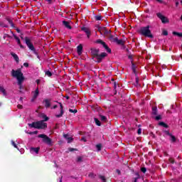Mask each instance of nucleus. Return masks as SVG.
<instances>
[{
    "mask_svg": "<svg viewBox=\"0 0 182 182\" xmlns=\"http://www.w3.org/2000/svg\"><path fill=\"white\" fill-rule=\"evenodd\" d=\"M11 75L14 77H16L18 80V85L22 86V82H23L24 77H23V73H22V71L21 69L14 70H13L11 71Z\"/></svg>",
    "mask_w": 182,
    "mask_h": 182,
    "instance_id": "f257e3e1",
    "label": "nucleus"
},
{
    "mask_svg": "<svg viewBox=\"0 0 182 182\" xmlns=\"http://www.w3.org/2000/svg\"><path fill=\"white\" fill-rule=\"evenodd\" d=\"M29 127H33L34 129H46L48 124L44 121H38L28 124Z\"/></svg>",
    "mask_w": 182,
    "mask_h": 182,
    "instance_id": "f03ea898",
    "label": "nucleus"
},
{
    "mask_svg": "<svg viewBox=\"0 0 182 182\" xmlns=\"http://www.w3.org/2000/svg\"><path fill=\"white\" fill-rule=\"evenodd\" d=\"M140 33L144 36H147L148 38H153V35H151V31H150V28L149 26L142 27L140 29Z\"/></svg>",
    "mask_w": 182,
    "mask_h": 182,
    "instance_id": "7ed1b4c3",
    "label": "nucleus"
},
{
    "mask_svg": "<svg viewBox=\"0 0 182 182\" xmlns=\"http://www.w3.org/2000/svg\"><path fill=\"white\" fill-rule=\"evenodd\" d=\"M40 139H43V143H46V144H48V146H52V139L49 138L48 136L45 134H39L38 136Z\"/></svg>",
    "mask_w": 182,
    "mask_h": 182,
    "instance_id": "20e7f679",
    "label": "nucleus"
},
{
    "mask_svg": "<svg viewBox=\"0 0 182 182\" xmlns=\"http://www.w3.org/2000/svg\"><path fill=\"white\" fill-rule=\"evenodd\" d=\"M156 16L161 21L162 23H168L170 22L168 18L163 15V13H156Z\"/></svg>",
    "mask_w": 182,
    "mask_h": 182,
    "instance_id": "39448f33",
    "label": "nucleus"
},
{
    "mask_svg": "<svg viewBox=\"0 0 182 182\" xmlns=\"http://www.w3.org/2000/svg\"><path fill=\"white\" fill-rule=\"evenodd\" d=\"M25 41H26V45H27V46L30 49V50H32L33 52H34V53H36L35 47L33 46V44L32 43V42L31 41L29 38L26 37Z\"/></svg>",
    "mask_w": 182,
    "mask_h": 182,
    "instance_id": "423d86ee",
    "label": "nucleus"
},
{
    "mask_svg": "<svg viewBox=\"0 0 182 182\" xmlns=\"http://www.w3.org/2000/svg\"><path fill=\"white\" fill-rule=\"evenodd\" d=\"M97 43H100L101 45H102L103 48H105L107 52H108V53H111L112 50L107 46V45H106V43H105V41L102 40H97Z\"/></svg>",
    "mask_w": 182,
    "mask_h": 182,
    "instance_id": "0eeeda50",
    "label": "nucleus"
},
{
    "mask_svg": "<svg viewBox=\"0 0 182 182\" xmlns=\"http://www.w3.org/2000/svg\"><path fill=\"white\" fill-rule=\"evenodd\" d=\"M91 53L93 56L94 60H97L98 56H99V50L97 49H92L91 50Z\"/></svg>",
    "mask_w": 182,
    "mask_h": 182,
    "instance_id": "6e6552de",
    "label": "nucleus"
},
{
    "mask_svg": "<svg viewBox=\"0 0 182 182\" xmlns=\"http://www.w3.org/2000/svg\"><path fill=\"white\" fill-rule=\"evenodd\" d=\"M99 31L100 32L101 35H107V33H109L110 32V31L106 29L105 27L99 28Z\"/></svg>",
    "mask_w": 182,
    "mask_h": 182,
    "instance_id": "1a4fd4ad",
    "label": "nucleus"
},
{
    "mask_svg": "<svg viewBox=\"0 0 182 182\" xmlns=\"http://www.w3.org/2000/svg\"><path fill=\"white\" fill-rule=\"evenodd\" d=\"M106 56H107V54L106 53H102L100 55L98 54V57L97 58L96 62H102V59L106 58Z\"/></svg>",
    "mask_w": 182,
    "mask_h": 182,
    "instance_id": "9d476101",
    "label": "nucleus"
},
{
    "mask_svg": "<svg viewBox=\"0 0 182 182\" xmlns=\"http://www.w3.org/2000/svg\"><path fill=\"white\" fill-rule=\"evenodd\" d=\"M82 31H83L84 32H85L86 35H87V38H90V29H89V28L87 27H82Z\"/></svg>",
    "mask_w": 182,
    "mask_h": 182,
    "instance_id": "9b49d317",
    "label": "nucleus"
},
{
    "mask_svg": "<svg viewBox=\"0 0 182 182\" xmlns=\"http://www.w3.org/2000/svg\"><path fill=\"white\" fill-rule=\"evenodd\" d=\"M65 139L68 141V143H72L73 141V137L71 135L69 134H64L63 135Z\"/></svg>",
    "mask_w": 182,
    "mask_h": 182,
    "instance_id": "f8f14e48",
    "label": "nucleus"
},
{
    "mask_svg": "<svg viewBox=\"0 0 182 182\" xmlns=\"http://www.w3.org/2000/svg\"><path fill=\"white\" fill-rule=\"evenodd\" d=\"M60 107V114H56L55 116L57 117H62V115L63 114V105H62V103L59 102Z\"/></svg>",
    "mask_w": 182,
    "mask_h": 182,
    "instance_id": "ddd939ff",
    "label": "nucleus"
},
{
    "mask_svg": "<svg viewBox=\"0 0 182 182\" xmlns=\"http://www.w3.org/2000/svg\"><path fill=\"white\" fill-rule=\"evenodd\" d=\"M82 50H83V46H82V44H80L77 47V52L78 55H82Z\"/></svg>",
    "mask_w": 182,
    "mask_h": 182,
    "instance_id": "4468645a",
    "label": "nucleus"
},
{
    "mask_svg": "<svg viewBox=\"0 0 182 182\" xmlns=\"http://www.w3.org/2000/svg\"><path fill=\"white\" fill-rule=\"evenodd\" d=\"M11 56H13L14 59H15L16 62H17V63H19V57H18V55H16V53H11Z\"/></svg>",
    "mask_w": 182,
    "mask_h": 182,
    "instance_id": "2eb2a0df",
    "label": "nucleus"
},
{
    "mask_svg": "<svg viewBox=\"0 0 182 182\" xmlns=\"http://www.w3.org/2000/svg\"><path fill=\"white\" fill-rule=\"evenodd\" d=\"M63 23L64 26H65V28H67L68 29H72V27L69 24V22H68V21H63Z\"/></svg>",
    "mask_w": 182,
    "mask_h": 182,
    "instance_id": "dca6fc26",
    "label": "nucleus"
},
{
    "mask_svg": "<svg viewBox=\"0 0 182 182\" xmlns=\"http://www.w3.org/2000/svg\"><path fill=\"white\" fill-rule=\"evenodd\" d=\"M31 153H36L38 154L39 153V148H31Z\"/></svg>",
    "mask_w": 182,
    "mask_h": 182,
    "instance_id": "f3484780",
    "label": "nucleus"
},
{
    "mask_svg": "<svg viewBox=\"0 0 182 182\" xmlns=\"http://www.w3.org/2000/svg\"><path fill=\"white\" fill-rule=\"evenodd\" d=\"M38 95H39V88L37 87L34 92V95H33L34 99H36V97H38Z\"/></svg>",
    "mask_w": 182,
    "mask_h": 182,
    "instance_id": "a211bd4d",
    "label": "nucleus"
},
{
    "mask_svg": "<svg viewBox=\"0 0 182 182\" xmlns=\"http://www.w3.org/2000/svg\"><path fill=\"white\" fill-rule=\"evenodd\" d=\"M44 102L46 107H50V101H49L48 100H46Z\"/></svg>",
    "mask_w": 182,
    "mask_h": 182,
    "instance_id": "6ab92c4d",
    "label": "nucleus"
},
{
    "mask_svg": "<svg viewBox=\"0 0 182 182\" xmlns=\"http://www.w3.org/2000/svg\"><path fill=\"white\" fill-rule=\"evenodd\" d=\"M115 43H117L118 45H123L122 40H119V39H117V38L115 40Z\"/></svg>",
    "mask_w": 182,
    "mask_h": 182,
    "instance_id": "aec40b11",
    "label": "nucleus"
},
{
    "mask_svg": "<svg viewBox=\"0 0 182 182\" xmlns=\"http://www.w3.org/2000/svg\"><path fill=\"white\" fill-rule=\"evenodd\" d=\"M0 92H1L4 96H6V91L4 89V87H0Z\"/></svg>",
    "mask_w": 182,
    "mask_h": 182,
    "instance_id": "412c9836",
    "label": "nucleus"
},
{
    "mask_svg": "<svg viewBox=\"0 0 182 182\" xmlns=\"http://www.w3.org/2000/svg\"><path fill=\"white\" fill-rule=\"evenodd\" d=\"M95 124H97V126H101L102 124L100 123V121L99 119H97V118L94 119Z\"/></svg>",
    "mask_w": 182,
    "mask_h": 182,
    "instance_id": "4be33fe9",
    "label": "nucleus"
},
{
    "mask_svg": "<svg viewBox=\"0 0 182 182\" xmlns=\"http://www.w3.org/2000/svg\"><path fill=\"white\" fill-rule=\"evenodd\" d=\"M117 38H116V37H113V36H109V41H111V42H116V39H117Z\"/></svg>",
    "mask_w": 182,
    "mask_h": 182,
    "instance_id": "5701e85b",
    "label": "nucleus"
},
{
    "mask_svg": "<svg viewBox=\"0 0 182 182\" xmlns=\"http://www.w3.org/2000/svg\"><path fill=\"white\" fill-rule=\"evenodd\" d=\"M173 35H176V36H179L180 38H182V33H178V32L173 31Z\"/></svg>",
    "mask_w": 182,
    "mask_h": 182,
    "instance_id": "b1692460",
    "label": "nucleus"
},
{
    "mask_svg": "<svg viewBox=\"0 0 182 182\" xmlns=\"http://www.w3.org/2000/svg\"><path fill=\"white\" fill-rule=\"evenodd\" d=\"M153 114H157V107H154L152 108Z\"/></svg>",
    "mask_w": 182,
    "mask_h": 182,
    "instance_id": "393cba45",
    "label": "nucleus"
},
{
    "mask_svg": "<svg viewBox=\"0 0 182 182\" xmlns=\"http://www.w3.org/2000/svg\"><path fill=\"white\" fill-rule=\"evenodd\" d=\"M100 120H102V122H106V120L107 119L106 118V117L103 116V115H100Z\"/></svg>",
    "mask_w": 182,
    "mask_h": 182,
    "instance_id": "a878e982",
    "label": "nucleus"
},
{
    "mask_svg": "<svg viewBox=\"0 0 182 182\" xmlns=\"http://www.w3.org/2000/svg\"><path fill=\"white\" fill-rule=\"evenodd\" d=\"M96 148H97V151H100V150H102V144H97Z\"/></svg>",
    "mask_w": 182,
    "mask_h": 182,
    "instance_id": "bb28decb",
    "label": "nucleus"
},
{
    "mask_svg": "<svg viewBox=\"0 0 182 182\" xmlns=\"http://www.w3.org/2000/svg\"><path fill=\"white\" fill-rule=\"evenodd\" d=\"M159 126H163V127H168V126H167V124L164 122H159Z\"/></svg>",
    "mask_w": 182,
    "mask_h": 182,
    "instance_id": "cd10ccee",
    "label": "nucleus"
},
{
    "mask_svg": "<svg viewBox=\"0 0 182 182\" xmlns=\"http://www.w3.org/2000/svg\"><path fill=\"white\" fill-rule=\"evenodd\" d=\"M171 136V140L173 143H174V141H176V136H173V135H170Z\"/></svg>",
    "mask_w": 182,
    "mask_h": 182,
    "instance_id": "c85d7f7f",
    "label": "nucleus"
},
{
    "mask_svg": "<svg viewBox=\"0 0 182 182\" xmlns=\"http://www.w3.org/2000/svg\"><path fill=\"white\" fill-rule=\"evenodd\" d=\"M46 75L50 77V76H52V73H50V71H46Z\"/></svg>",
    "mask_w": 182,
    "mask_h": 182,
    "instance_id": "c756f323",
    "label": "nucleus"
},
{
    "mask_svg": "<svg viewBox=\"0 0 182 182\" xmlns=\"http://www.w3.org/2000/svg\"><path fill=\"white\" fill-rule=\"evenodd\" d=\"M69 112L70 113H77V109H69Z\"/></svg>",
    "mask_w": 182,
    "mask_h": 182,
    "instance_id": "7c9ffc66",
    "label": "nucleus"
},
{
    "mask_svg": "<svg viewBox=\"0 0 182 182\" xmlns=\"http://www.w3.org/2000/svg\"><path fill=\"white\" fill-rule=\"evenodd\" d=\"M95 19H96V21H101L102 20V16H96Z\"/></svg>",
    "mask_w": 182,
    "mask_h": 182,
    "instance_id": "2f4dec72",
    "label": "nucleus"
},
{
    "mask_svg": "<svg viewBox=\"0 0 182 182\" xmlns=\"http://www.w3.org/2000/svg\"><path fill=\"white\" fill-rule=\"evenodd\" d=\"M162 34L164 35V36H167V35H168V33L167 32V31L164 30Z\"/></svg>",
    "mask_w": 182,
    "mask_h": 182,
    "instance_id": "473e14b6",
    "label": "nucleus"
},
{
    "mask_svg": "<svg viewBox=\"0 0 182 182\" xmlns=\"http://www.w3.org/2000/svg\"><path fill=\"white\" fill-rule=\"evenodd\" d=\"M15 39H16V41H17V43H18V45H21V40H19V38L15 37Z\"/></svg>",
    "mask_w": 182,
    "mask_h": 182,
    "instance_id": "72a5a7b5",
    "label": "nucleus"
},
{
    "mask_svg": "<svg viewBox=\"0 0 182 182\" xmlns=\"http://www.w3.org/2000/svg\"><path fill=\"white\" fill-rule=\"evenodd\" d=\"M11 144L15 147L16 149H18V146H16V144L14 141H11Z\"/></svg>",
    "mask_w": 182,
    "mask_h": 182,
    "instance_id": "f704fd0d",
    "label": "nucleus"
},
{
    "mask_svg": "<svg viewBox=\"0 0 182 182\" xmlns=\"http://www.w3.org/2000/svg\"><path fill=\"white\" fill-rule=\"evenodd\" d=\"M158 2H160L161 4H166V0H156Z\"/></svg>",
    "mask_w": 182,
    "mask_h": 182,
    "instance_id": "c9c22d12",
    "label": "nucleus"
},
{
    "mask_svg": "<svg viewBox=\"0 0 182 182\" xmlns=\"http://www.w3.org/2000/svg\"><path fill=\"white\" fill-rule=\"evenodd\" d=\"M89 177H90V178H94V177H95L94 173H90V174H89Z\"/></svg>",
    "mask_w": 182,
    "mask_h": 182,
    "instance_id": "e433bc0d",
    "label": "nucleus"
},
{
    "mask_svg": "<svg viewBox=\"0 0 182 182\" xmlns=\"http://www.w3.org/2000/svg\"><path fill=\"white\" fill-rule=\"evenodd\" d=\"M156 120H160L161 119V115H158L156 117Z\"/></svg>",
    "mask_w": 182,
    "mask_h": 182,
    "instance_id": "4c0bfd02",
    "label": "nucleus"
},
{
    "mask_svg": "<svg viewBox=\"0 0 182 182\" xmlns=\"http://www.w3.org/2000/svg\"><path fill=\"white\" fill-rule=\"evenodd\" d=\"M141 171H142V173H146V168H141Z\"/></svg>",
    "mask_w": 182,
    "mask_h": 182,
    "instance_id": "58836bf2",
    "label": "nucleus"
},
{
    "mask_svg": "<svg viewBox=\"0 0 182 182\" xmlns=\"http://www.w3.org/2000/svg\"><path fill=\"white\" fill-rule=\"evenodd\" d=\"M100 178L101 180H102L103 182H106V178H105V176H101Z\"/></svg>",
    "mask_w": 182,
    "mask_h": 182,
    "instance_id": "ea45409f",
    "label": "nucleus"
},
{
    "mask_svg": "<svg viewBox=\"0 0 182 182\" xmlns=\"http://www.w3.org/2000/svg\"><path fill=\"white\" fill-rule=\"evenodd\" d=\"M23 66H25V68H28L29 66V64L28 63H24Z\"/></svg>",
    "mask_w": 182,
    "mask_h": 182,
    "instance_id": "a19ab883",
    "label": "nucleus"
},
{
    "mask_svg": "<svg viewBox=\"0 0 182 182\" xmlns=\"http://www.w3.org/2000/svg\"><path fill=\"white\" fill-rule=\"evenodd\" d=\"M137 177L134 179V182L137 181V178H139L140 177V176L139 175V173H136Z\"/></svg>",
    "mask_w": 182,
    "mask_h": 182,
    "instance_id": "79ce46f5",
    "label": "nucleus"
},
{
    "mask_svg": "<svg viewBox=\"0 0 182 182\" xmlns=\"http://www.w3.org/2000/svg\"><path fill=\"white\" fill-rule=\"evenodd\" d=\"M44 120H45V122H48V120H49V117L45 116L44 117Z\"/></svg>",
    "mask_w": 182,
    "mask_h": 182,
    "instance_id": "37998d69",
    "label": "nucleus"
},
{
    "mask_svg": "<svg viewBox=\"0 0 182 182\" xmlns=\"http://www.w3.org/2000/svg\"><path fill=\"white\" fill-rule=\"evenodd\" d=\"M29 134H38V132H30Z\"/></svg>",
    "mask_w": 182,
    "mask_h": 182,
    "instance_id": "c03bdc74",
    "label": "nucleus"
},
{
    "mask_svg": "<svg viewBox=\"0 0 182 182\" xmlns=\"http://www.w3.org/2000/svg\"><path fill=\"white\" fill-rule=\"evenodd\" d=\"M132 69H133V72L135 73L136 69L134 68V64H132Z\"/></svg>",
    "mask_w": 182,
    "mask_h": 182,
    "instance_id": "a18cd8bd",
    "label": "nucleus"
},
{
    "mask_svg": "<svg viewBox=\"0 0 182 182\" xmlns=\"http://www.w3.org/2000/svg\"><path fill=\"white\" fill-rule=\"evenodd\" d=\"M170 163H174V159L173 158L169 159Z\"/></svg>",
    "mask_w": 182,
    "mask_h": 182,
    "instance_id": "49530a36",
    "label": "nucleus"
},
{
    "mask_svg": "<svg viewBox=\"0 0 182 182\" xmlns=\"http://www.w3.org/2000/svg\"><path fill=\"white\" fill-rule=\"evenodd\" d=\"M137 133L138 134H141V129H139Z\"/></svg>",
    "mask_w": 182,
    "mask_h": 182,
    "instance_id": "de8ad7c7",
    "label": "nucleus"
},
{
    "mask_svg": "<svg viewBox=\"0 0 182 182\" xmlns=\"http://www.w3.org/2000/svg\"><path fill=\"white\" fill-rule=\"evenodd\" d=\"M77 161H82V157L79 156V157L77 158Z\"/></svg>",
    "mask_w": 182,
    "mask_h": 182,
    "instance_id": "09e8293b",
    "label": "nucleus"
},
{
    "mask_svg": "<svg viewBox=\"0 0 182 182\" xmlns=\"http://www.w3.org/2000/svg\"><path fill=\"white\" fill-rule=\"evenodd\" d=\"M17 107H18V109H22V105H17Z\"/></svg>",
    "mask_w": 182,
    "mask_h": 182,
    "instance_id": "8fccbe9b",
    "label": "nucleus"
},
{
    "mask_svg": "<svg viewBox=\"0 0 182 182\" xmlns=\"http://www.w3.org/2000/svg\"><path fill=\"white\" fill-rule=\"evenodd\" d=\"M36 83H37V85H39V83H41V80H36Z\"/></svg>",
    "mask_w": 182,
    "mask_h": 182,
    "instance_id": "3c124183",
    "label": "nucleus"
},
{
    "mask_svg": "<svg viewBox=\"0 0 182 182\" xmlns=\"http://www.w3.org/2000/svg\"><path fill=\"white\" fill-rule=\"evenodd\" d=\"M56 107H58V105H54L51 109H56Z\"/></svg>",
    "mask_w": 182,
    "mask_h": 182,
    "instance_id": "603ef678",
    "label": "nucleus"
},
{
    "mask_svg": "<svg viewBox=\"0 0 182 182\" xmlns=\"http://www.w3.org/2000/svg\"><path fill=\"white\" fill-rule=\"evenodd\" d=\"M117 174H120V170L117 169Z\"/></svg>",
    "mask_w": 182,
    "mask_h": 182,
    "instance_id": "864d4df0",
    "label": "nucleus"
},
{
    "mask_svg": "<svg viewBox=\"0 0 182 182\" xmlns=\"http://www.w3.org/2000/svg\"><path fill=\"white\" fill-rule=\"evenodd\" d=\"M73 150H75V149H72V148H70V149H69V151H73Z\"/></svg>",
    "mask_w": 182,
    "mask_h": 182,
    "instance_id": "5fc2aeb1",
    "label": "nucleus"
},
{
    "mask_svg": "<svg viewBox=\"0 0 182 182\" xmlns=\"http://www.w3.org/2000/svg\"><path fill=\"white\" fill-rule=\"evenodd\" d=\"M18 45L20 46V48H23V46H22L21 43Z\"/></svg>",
    "mask_w": 182,
    "mask_h": 182,
    "instance_id": "6e6d98bb",
    "label": "nucleus"
},
{
    "mask_svg": "<svg viewBox=\"0 0 182 182\" xmlns=\"http://www.w3.org/2000/svg\"><path fill=\"white\" fill-rule=\"evenodd\" d=\"M47 1V2H50V0H46Z\"/></svg>",
    "mask_w": 182,
    "mask_h": 182,
    "instance_id": "4d7b16f0",
    "label": "nucleus"
},
{
    "mask_svg": "<svg viewBox=\"0 0 182 182\" xmlns=\"http://www.w3.org/2000/svg\"><path fill=\"white\" fill-rule=\"evenodd\" d=\"M176 5H178V1L176 2Z\"/></svg>",
    "mask_w": 182,
    "mask_h": 182,
    "instance_id": "13d9d810",
    "label": "nucleus"
},
{
    "mask_svg": "<svg viewBox=\"0 0 182 182\" xmlns=\"http://www.w3.org/2000/svg\"><path fill=\"white\" fill-rule=\"evenodd\" d=\"M67 99H69V97H67Z\"/></svg>",
    "mask_w": 182,
    "mask_h": 182,
    "instance_id": "bf43d9fd",
    "label": "nucleus"
},
{
    "mask_svg": "<svg viewBox=\"0 0 182 182\" xmlns=\"http://www.w3.org/2000/svg\"><path fill=\"white\" fill-rule=\"evenodd\" d=\"M60 182H62V180H60Z\"/></svg>",
    "mask_w": 182,
    "mask_h": 182,
    "instance_id": "052dcab7",
    "label": "nucleus"
}]
</instances>
